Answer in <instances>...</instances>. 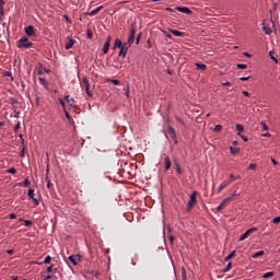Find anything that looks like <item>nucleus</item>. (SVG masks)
I'll return each instance as SVG.
<instances>
[{
  "label": "nucleus",
  "instance_id": "1",
  "mask_svg": "<svg viewBox=\"0 0 280 280\" xmlns=\"http://www.w3.org/2000/svg\"><path fill=\"white\" fill-rule=\"evenodd\" d=\"M136 34H137V25L135 23H132L131 30H130V35H129L128 42H126V44L132 46V44L135 43Z\"/></svg>",
  "mask_w": 280,
  "mask_h": 280
},
{
  "label": "nucleus",
  "instance_id": "2",
  "mask_svg": "<svg viewBox=\"0 0 280 280\" xmlns=\"http://www.w3.org/2000/svg\"><path fill=\"white\" fill-rule=\"evenodd\" d=\"M32 42L28 40L27 37H22L19 42H18V47L19 48H25L28 49L32 47Z\"/></svg>",
  "mask_w": 280,
  "mask_h": 280
},
{
  "label": "nucleus",
  "instance_id": "3",
  "mask_svg": "<svg viewBox=\"0 0 280 280\" xmlns=\"http://www.w3.org/2000/svg\"><path fill=\"white\" fill-rule=\"evenodd\" d=\"M196 197H197V192L195 190V192H192V195H190V200L188 201V206H186V209L188 211H191L194 209V207L196 206V203H197Z\"/></svg>",
  "mask_w": 280,
  "mask_h": 280
},
{
  "label": "nucleus",
  "instance_id": "4",
  "mask_svg": "<svg viewBox=\"0 0 280 280\" xmlns=\"http://www.w3.org/2000/svg\"><path fill=\"white\" fill-rule=\"evenodd\" d=\"M130 47H131L130 44L124 43V45L119 48V49H120L119 57L126 58L127 52H128V50H129Z\"/></svg>",
  "mask_w": 280,
  "mask_h": 280
},
{
  "label": "nucleus",
  "instance_id": "5",
  "mask_svg": "<svg viewBox=\"0 0 280 280\" xmlns=\"http://www.w3.org/2000/svg\"><path fill=\"white\" fill-rule=\"evenodd\" d=\"M257 231V228H249L245 234L241 235V238L238 241L243 242L249 237L250 234L255 233Z\"/></svg>",
  "mask_w": 280,
  "mask_h": 280
},
{
  "label": "nucleus",
  "instance_id": "6",
  "mask_svg": "<svg viewBox=\"0 0 280 280\" xmlns=\"http://www.w3.org/2000/svg\"><path fill=\"white\" fill-rule=\"evenodd\" d=\"M232 183H233V179H225V182H223V184L219 186V190H217V194H221V191L226 187H229Z\"/></svg>",
  "mask_w": 280,
  "mask_h": 280
},
{
  "label": "nucleus",
  "instance_id": "7",
  "mask_svg": "<svg viewBox=\"0 0 280 280\" xmlns=\"http://www.w3.org/2000/svg\"><path fill=\"white\" fill-rule=\"evenodd\" d=\"M168 135L171 136L172 140H174L175 143L177 144L178 140H177L176 130L172 126L168 127Z\"/></svg>",
  "mask_w": 280,
  "mask_h": 280
},
{
  "label": "nucleus",
  "instance_id": "8",
  "mask_svg": "<svg viewBox=\"0 0 280 280\" xmlns=\"http://www.w3.org/2000/svg\"><path fill=\"white\" fill-rule=\"evenodd\" d=\"M176 10L180 13L187 14V15H191L192 11L188 8V7H176Z\"/></svg>",
  "mask_w": 280,
  "mask_h": 280
},
{
  "label": "nucleus",
  "instance_id": "9",
  "mask_svg": "<svg viewBox=\"0 0 280 280\" xmlns=\"http://www.w3.org/2000/svg\"><path fill=\"white\" fill-rule=\"evenodd\" d=\"M81 256L80 255H72L69 257V260L74 265L78 266L79 262L81 261Z\"/></svg>",
  "mask_w": 280,
  "mask_h": 280
},
{
  "label": "nucleus",
  "instance_id": "10",
  "mask_svg": "<svg viewBox=\"0 0 280 280\" xmlns=\"http://www.w3.org/2000/svg\"><path fill=\"white\" fill-rule=\"evenodd\" d=\"M25 34L28 37L35 36V28L33 27V25H28V26L25 27Z\"/></svg>",
  "mask_w": 280,
  "mask_h": 280
},
{
  "label": "nucleus",
  "instance_id": "11",
  "mask_svg": "<svg viewBox=\"0 0 280 280\" xmlns=\"http://www.w3.org/2000/svg\"><path fill=\"white\" fill-rule=\"evenodd\" d=\"M231 200H232V197H228V198H225L224 201H221V203L217 208V211L221 212L224 209L225 205L228 202H230Z\"/></svg>",
  "mask_w": 280,
  "mask_h": 280
},
{
  "label": "nucleus",
  "instance_id": "12",
  "mask_svg": "<svg viewBox=\"0 0 280 280\" xmlns=\"http://www.w3.org/2000/svg\"><path fill=\"white\" fill-rule=\"evenodd\" d=\"M75 44V39L71 38V37H68V42L65 46L66 50H69L73 47V45Z\"/></svg>",
  "mask_w": 280,
  "mask_h": 280
},
{
  "label": "nucleus",
  "instance_id": "13",
  "mask_svg": "<svg viewBox=\"0 0 280 280\" xmlns=\"http://www.w3.org/2000/svg\"><path fill=\"white\" fill-rule=\"evenodd\" d=\"M262 32L266 34V35H271L272 34V30L269 25H266L265 22H262Z\"/></svg>",
  "mask_w": 280,
  "mask_h": 280
},
{
  "label": "nucleus",
  "instance_id": "14",
  "mask_svg": "<svg viewBox=\"0 0 280 280\" xmlns=\"http://www.w3.org/2000/svg\"><path fill=\"white\" fill-rule=\"evenodd\" d=\"M170 32L176 36V37H185V33L184 32H180L178 30H173V28H170Z\"/></svg>",
  "mask_w": 280,
  "mask_h": 280
},
{
  "label": "nucleus",
  "instance_id": "15",
  "mask_svg": "<svg viewBox=\"0 0 280 280\" xmlns=\"http://www.w3.org/2000/svg\"><path fill=\"white\" fill-rule=\"evenodd\" d=\"M28 197L35 202V205H38L39 201L37 199H35V192L33 190V188H30L28 192H27Z\"/></svg>",
  "mask_w": 280,
  "mask_h": 280
},
{
  "label": "nucleus",
  "instance_id": "16",
  "mask_svg": "<svg viewBox=\"0 0 280 280\" xmlns=\"http://www.w3.org/2000/svg\"><path fill=\"white\" fill-rule=\"evenodd\" d=\"M102 10H103V5L97 7V8L94 9L92 12L88 13V15H90V16H95V15H97Z\"/></svg>",
  "mask_w": 280,
  "mask_h": 280
},
{
  "label": "nucleus",
  "instance_id": "17",
  "mask_svg": "<svg viewBox=\"0 0 280 280\" xmlns=\"http://www.w3.org/2000/svg\"><path fill=\"white\" fill-rule=\"evenodd\" d=\"M125 45V43H122L119 38H116L115 45L113 47L114 50H116V48H121Z\"/></svg>",
  "mask_w": 280,
  "mask_h": 280
},
{
  "label": "nucleus",
  "instance_id": "18",
  "mask_svg": "<svg viewBox=\"0 0 280 280\" xmlns=\"http://www.w3.org/2000/svg\"><path fill=\"white\" fill-rule=\"evenodd\" d=\"M172 166V162H171V158L170 156H165V171H170Z\"/></svg>",
  "mask_w": 280,
  "mask_h": 280
},
{
  "label": "nucleus",
  "instance_id": "19",
  "mask_svg": "<svg viewBox=\"0 0 280 280\" xmlns=\"http://www.w3.org/2000/svg\"><path fill=\"white\" fill-rule=\"evenodd\" d=\"M66 101L71 107H75V100L73 97L70 98V96L67 95Z\"/></svg>",
  "mask_w": 280,
  "mask_h": 280
},
{
  "label": "nucleus",
  "instance_id": "20",
  "mask_svg": "<svg viewBox=\"0 0 280 280\" xmlns=\"http://www.w3.org/2000/svg\"><path fill=\"white\" fill-rule=\"evenodd\" d=\"M38 81L40 82V84H42L44 88H46V89L48 88L49 83L46 81L45 78L39 77V78H38Z\"/></svg>",
  "mask_w": 280,
  "mask_h": 280
},
{
  "label": "nucleus",
  "instance_id": "21",
  "mask_svg": "<svg viewBox=\"0 0 280 280\" xmlns=\"http://www.w3.org/2000/svg\"><path fill=\"white\" fill-rule=\"evenodd\" d=\"M195 66L197 67V70H200V71H205L207 70V66L205 63H195Z\"/></svg>",
  "mask_w": 280,
  "mask_h": 280
},
{
  "label": "nucleus",
  "instance_id": "22",
  "mask_svg": "<svg viewBox=\"0 0 280 280\" xmlns=\"http://www.w3.org/2000/svg\"><path fill=\"white\" fill-rule=\"evenodd\" d=\"M240 151H241V149L237 147H230V152H232V155L238 154Z\"/></svg>",
  "mask_w": 280,
  "mask_h": 280
},
{
  "label": "nucleus",
  "instance_id": "23",
  "mask_svg": "<svg viewBox=\"0 0 280 280\" xmlns=\"http://www.w3.org/2000/svg\"><path fill=\"white\" fill-rule=\"evenodd\" d=\"M82 86H83L85 90H89V89H90V83H89V81H88L86 78H83Z\"/></svg>",
  "mask_w": 280,
  "mask_h": 280
},
{
  "label": "nucleus",
  "instance_id": "24",
  "mask_svg": "<svg viewBox=\"0 0 280 280\" xmlns=\"http://www.w3.org/2000/svg\"><path fill=\"white\" fill-rule=\"evenodd\" d=\"M265 255V252L260 250L258 253H255L254 256H252V258L254 259H258L259 257L264 256Z\"/></svg>",
  "mask_w": 280,
  "mask_h": 280
},
{
  "label": "nucleus",
  "instance_id": "25",
  "mask_svg": "<svg viewBox=\"0 0 280 280\" xmlns=\"http://www.w3.org/2000/svg\"><path fill=\"white\" fill-rule=\"evenodd\" d=\"M107 82L113 83L116 86L120 85V81L117 79H108Z\"/></svg>",
  "mask_w": 280,
  "mask_h": 280
},
{
  "label": "nucleus",
  "instance_id": "26",
  "mask_svg": "<svg viewBox=\"0 0 280 280\" xmlns=\"http://www.w3.org/2000/svg\"><path fill=\"white\" fill-rule=\"evenodd\" d=\"M11 104L13 105V108L16 109L19 105V101L14 97H11Z\"/></svg>",
  "mask_w": 280,
  "mask_h": 280
},
{
  "label": "nucleus",
  "instance_id": "27",
  "mask_svg": "<svg viewBox=\"0 0 280 280\" xmlns=\"http://www.w3.org/2000/svg\"><path fill=\"white\" fill-rule=\"evenodd\" d=\"M236 68L241 70H246L248 66L246 63H236Z\"/></svg>",
  "mask_w": 280,
  "mask_h": 280
},
{
  "label": "nucleus",
  "instance_id": "28",
  "mask_svg": "<svg viewBox=\"0 0 280 280\" xmlns=\"http://www.w3.org/2000/svg\"><path fill=\"white\" fill-rule=\"evenodd\" d=\"M110 44L109 43H105L104 48H103V52L106 55L109 50Z\"/></svg>",
  "mask_w": 280,
  "mask_h": 280
},
{
  "label": "nucleus",
  "instance_id": "29",
  "mask_svg": "<svg viewBox=\"0 0 280 280\" xmlns=\"http://www.w3.org/2000/svg\"><path fill=\"white\" fill-rule=\"evenodd\" d=\"M236 131L244 132V126L242 124H236Z\"/></svg>",
  "mask_w": 280,
  "mask_h": 280
},
{
  "label": "nucleus",
  "instance_id": "30",
  "mask_svg": "<svg viewBox=\"0 0 280 280\" xmlns=\"http://www.w3.org/2000/svg\"><path fill=\"white\" fill-rule=\"evenodd\" d=\"M269 57H270V59L273 60L276 63L279 62L278 59L273 56V50H270V51H269Z\"/></svg>",
  "mask_w": 280,
  "mask_h": 280
},
{
  "label": "nucleus",
  "instance_id": "31",
  "mask_svg": "<svg viewBox=\"0 0 280 280\" xmlns=\"http://www.w3.org/2000/svg\"><path fill=\"white\" fill-rule=\"evenodd\" d=\"M260 126L262 127L264 131H268L269 130V127H268V125L265 121H261Z\"/></svg>",
  "mask_w": 280,
  "mask_h": 280
},
{
  "label": "nucleus",
  "instance_id": "32",
  "mask_svg": "<svg viewBox=\"0 0 280 280\" xmlns=\"http://www.w3.org/2000/svg\"><path fill=\"white\" fill-rule=\"evenodd\" d=\"M235 252H232L228 257H225V261H229V260H231L232 258H234L235 257Z\"/></svg>",
  "mask_w": 280,
  "mask_h": 280
},
{
  "label": "nucleus",
  "instance_id": "33",
  "mask_svg": "<svg viewBox=\"0 0 280 280\" xmlns=\"http://www.w3.org/2000/svg\"><path fill=\"white\" fill-rule=\"evenodd\" d=\"M275 276V272H267L262 276L264 279H268Z\"/></svg>",
  "mask_w": 280,
  "mask_h": 280
},
{
  "label": "nucleus",
  "instance_id": "34",
  "mask_svg": "<svg viewBox=\"0 0 280 280\" xmlns=\"http://www.w3.org/2000/svg\"><path fill=\"white\" fill-rule=\"evenodd\" d=\"M21 185H23L24 187H28L31 185V182H30L28 177H26L24 179L23 184H21Z\"/></svg>",
  "mask_w": 280,
  "mask_h": 280
},
{
  "label": "nucleus",
  "instance_id": "35",
  "mask_svg": "<svg viewBox=\"0 0 280 280\" xmlns=\"http://www.w3.org/2000/svg\"><path fill=\"white\" fill-rule=\"evenodd\" d=\"M57 269H54V266L47 268L48 273H56Z\"/></svg>",
  "mask_w": 280,
  "mask_h": 280
},
{
  "label": "nucleus",
  "instance_id": "36",
  "mask_svg": "<svg viewBox=\"0 0 280 280\" xmlns=\"http://www.w3.org/2000/svg\"><path fill=\"white\" fill-rule=\"evenodd\" d=\"M182 280H187V272L185 269H182Z\"/></svg>",
  "mask_w": 280,
  "mask_h": 280
},
{
  "label": "nucleus",
  "instance_id": "37",
  "mask_svg": "<svg viewBox=\"0 0 280 280\" xmlns=\"http://www.w3.org/2000/svg\"><path fill=\"white\" fill-rule=\"evenodd\" d=\"M126 91V96L127 98H130V88H129V84L127 85V88L125 89Z\"/></svg>",
  "mask_w": 280,
  "mask_h": 280
},
{
  "label": "nucleus",
  "instance_id": "38",
  "mask_svg": "<svg viewBox=\"0 0 280 280\" xmlns=\"http://www.w3.org/2000/svg\"><path fill=\"white\" fill-rule=\"evenodd\" d=\"M220 131H222V125L214 126V132H220Z\"/></svg>",
  "mask_w": 280,
  "mask_h": 280
},
{
  "label": "nucleus",
  "instance_id": "39",
  "mask_svg": "<svg viewBox=\"0 0 280 280\" xmlns=\"http://www.w3.org/2000/svg\"><path fill=\"white\" fill-rule=\"evenodd\" d=\"M51 257L50 256H47L46 258H45V260H44V264L45 265H49L50 264V261H51Z\"/></svg>",
  "mask_w": 280,
  "mask_h": 280
},
{
  "label": "nucleus",
  "instance_id": "40",
  "mask_svg": "<svg viewBox=\"0 0 280 280\" xmlns=\"http://www.w3.org/2000/svg\"><path fill=\"white\" fill-rule=\"evenodd\" d=\"M272 223L273 224H279L280 223V217H275V219H272Z\"/></svg>",
  "mask_w": 280,
  "mask_h": 280
},
{
  "label": "nucleus",
  "instance_id": "41",
  "mask_svg": "<svg viewBox=\"0 0 280 280\" xmlns=\"http://www.w3.org/2000/svg\"><path fill=\"white\" fill-rule=\"evenodd\" d=\"M176 171H177V173H178L179 175L183 174V171H182L180 165H179L178 163H176Z\"/></svg>",
  "mask_w": 280,
  "mask_h": 280
},
{
  "label": "nucleus",
  "instance_id": "42",
  "mask_svg": "<svg viewBox=\"0 0 280 280\" xmlns=\"http://www.w3.org/2000/svg\"><path fill=\"white\" fill-rule=\"evenodd\" d=\"M257 168V164L256 163H252L249 164V168L250 171H255Z\"/></svg>",
  "mask_w": 280,
  "mask_h": 280
},
{
  "label": "nucleus",
  "instance_id": "43",
  "mask_svg": "<svg viewBox=\"0 0 280 280\" xmlns=\"http://www.w3.org/2000/svg\"><path fill=\"white\" fill-rule=\"evenodd\" d=\"M88 38L93 39V33L90 28L88 30Z\"/></svg>",
  "mask_w": 280,
  "mask_h": 280
},
{
  "label": "nucleus",
  "instance_id": "44",
  "mask_svg": "<svg viewBox=\"0 0 280 280\" xmlns=\"http://www.w3.org/2000/svg\"><path fill=\"white\" fill-rule=\"evenodd\" d=\"M3 75L11 78V80L13 81L12 73L10 71H5Z\"/></svg>",
  "mask_w": 280,
  "mask_h": 280
},
{
  "label": "nucleus",
  "instance_id": "45",
  "mask_svg": "<svg viewBox=\"0 0 280 280\" xmlns=\"http://www.w3.org/2000/svg\"><path fill=\"white\" fill-rule=\"evenodd\" d=\"M176 120H177L182 126H185V121H184L180 117L176 116Z\"/></svg>",
  "mask_w": 280,
  "mask_h": 280
},
{
  "label": "nucleus",
  "instance_id": "46",
  "mask_svg": "<svg viewBox=\"0 0 280 280\" xmlns=\"http://www.w3.org/2000/svg\"><path fill=\"white\" fill-rule=\"evenodd\" d=\"M231 269H232V262L228 264V267H225V270H223V271L228 272V271H230Z\"/></svg>",
  "mask_w": 280,
  "mask_h": 280
},
{
  "label": "nucleus",
  "instance_id": "47",
  "mask_svg": "<svg viewBox=\"0 0 280 280\" xmlns=\"http://www.w3.org/2000/svg\"><path fill=\"white\" fill-rule=\"evenodd\" d=\"M141 37H142V33H139V35L137 36V42H136L137 45L140 44Z\"/></svg>",
  "mask_w": 280,
  "mask_h": 280
},
{
  "label": "nucleus",
  "instance_id": "48",
  "mask_svg": "<svg viewBox=\"0 0 280 280\" xmlns=\"http://www.w3.org/2000/svg\"><path fill=\"white\" fill-rule=\"evenodd\" d=\"M238 136L243 138V141L248 142V138L244 135H241V132H238Z\"/></svg>",
  "mask_w": 280,
  "mask_h": 280
},
{
  "label": "nucleus",
  "instance_id": "49",
  "mask_svg": "<svg viewBox=\"0 0 280 280\" xmlns=\"http://www.w3.org/2000/svg\"><path fill=\"white\" fill-rule=\"evenodd\" d=\"M20 128H21V124H20V121H18V124L14 127V131L16 132Z\"/></svg>",
  "mask_w": 280,
  "mask_h": 280
},
{
  "label": "nucleus",
  "instance_id": "50",
  "mask_svg": "<svg viewBox=\"0 0 280 280\" xmlns=\"http://www.w3.org/2000/svg\"><path fill=\"white\" fill-rule=\"evenodd\" d=\"M163 33H164L165 37L172 39V34L167 33L166 31H163Z\"/></svg>",
  "mask_w": 280,
  "mask_h": 280
},
{
  "label": "nucleus",
  "instance_id": "51",
  "mask_svg": "<svg viewBox=\"0 0 280 280\" xmlns=\"http://www.w3.org/2000/svg\"><path fill=\"white\" fill-rule=\"evenodd\" d=\"M270 161H271V163H272L275 166L278 165V162H277V160H276L275 158H270Z\"/></svg>",
  "mask_w": 280,
  "mask_h": 280
},
{
  "label": "nucleus",
  "instance_id": "52",
  "mask_svg": "<svg viewBox=\"0 0 280 280\" xmlns=\"http://www.w3.org/2000/svg\"><path fill=\"white\" fill-rule=\"evenodd\" d=\"M250 79V75L249 77H241V81H248Z\"/></svg>",
  "mask_w": 280,
  "mask_h": 280
},
{
  "label": "nucleus",
  "instance_id": "53",
  "mask_svg": "<svg viewBox=\"0 0 280 280\" xmlns=\"http://www.w3.org/2000/svg\"><path fill=\"white\" fill-rule=\"evenodd\" d=\"M243 95H245V97H250V93L248 91H243Z\"/></svg>",
  "mask_w": 280,
  "mask_h": 280
},
{
  "label": "nucleus",
  "instance_id": "54",
  "mask_svg": "<svg viewBox=\"0 0 280 280\" xmlns=\"http://www.w3.org/2000/svg\"><path fill=\"white\" fill-rule=\"evenodd\" d=\"M24 225L27 226V228L31 226L32 225V221H24Z\"/></svg>",
  "mask_w": 280,
  "mask_h": 280
},
{
  "label": "nucleus",
  "instance_id": "55",
  "mask_svg": "<svg viewBox=\"0 0 280 280\" xmlns=\"http://www.w3.org/2000/svg\"><path fill=\"white\" fill-rule=\"evenodd\" d=\"M221 86H231V82H223L221 83Z\"/></svg>",
  "mask_w": 280,
  "mask_h": 280
},
{
  "label": "nucleus",
  "instance_id": "56",
  "mask_svg": "<svg viewBox=\"0 0 280 280\" xmlns=\"http://www.w3.org/2000/svg\"><path fill=\"white\" fill-rule=\"evenodd\" d=\"M8 173H10V174H15L16 171H15V168H9Z\"/></svg>",
  "mask_w": 280,
  "mask_h": 280
},
{
  "label": "nucleus",
  "instance_id": "57",
  "mask_svg": "<svg viewBox=\"0 0 280 280\" xmlns=\"http://www.w3.org/2000/svg\"><path fill=\"white\" fill-rule=\"evenodd\" d=\"M85 91H86L89 97H92V96H93V94L90 92V88H89V89H85Z\"/></svg>",
  "mask_w": 280,
  "mask_h": 280
},
{
  "label": "nucleus",
  "instance_id": "58",
  "mask_svg": "<svg viewBox=\"0 0 280 280\" xmlns=\"http://www.w3.org/2000/svg\"><path fill=\"white\" fill-rule=\"evenodd\" d=\"M243 56L247 57V58H252V55L247 51L243 52Z\"/></svg>",
  "mask_w": 280,
  "mask_h": 280
},
{
  "label": "nucleus",
  "instance_id": "59",
  "mask_svg": "<svg viewBox=\"0 0 280 280\" xmlns=\"http://www.w3.org/2000/svg\"><path fill=\"white\" fill-rule=\"evenodd\" d=\"M262 137H265V138H270V137H271V133H270V132L262 133Z\"/></svg>",
  "mask_w": 280,
  "mask_h": 280
},
{
  "label": "nucleus",
  "instance_id": "60",
  "mask_svg": "<svg viewBox=\"0 0 280 280\" xmlns=\"http://www.w3.org/2000/svg\"><path fill=\"white\" fill-rule=\"evenodd\" d=\"M20 155H21V158H24V155H25V148L22 149Z\"/></svg>",
  "mask_w": 280,
  "mask_h": 280
},
{
  "label": "nucleus",
  "instance_id": "61",
  "mask_svg": "<svg viewBox=\"0 0 280 280\" xmlns=\"http://www.w3.org/2000/svg\"><path fill=\"white\" fill-rule=\"evenodd\" d=\"M3 5H4V1L0 0V11H2Z\"/></svg>",
  "mask_w": 280,
  "mask_h": 280
},
{
  "label": "nucleus",
  "instance_id": "62",
  "mask_svg": "<svg viewBox=\"0 0 280 280\" xmlns=\"http://www.w3.org/2000/svg\"><path fill=\"white\" fill-rule=\"evenodd\" d=\"M10 219L11 220H14V219H16V214H13V212L10 214Z\"/></svg>",
  "mask_w": 280,
  "mask_h": 280
},
{
  "label": "nucleus",
  "instance_id": "63",
  "mask_svg": "<svg viewBox=\"0 0 280 280\" xmlns=\"http://www.w3.org/2000/svg\"><path fill=\"white\" fill-rule=\"evenodd\" d=\"M110 42H112V36H110V35H108V36H107V42H106V43H109V44H110Z\"/></svg>",
  "mask_w": 280,
  "mask_h": 280
},
{
  "label": "nucleus",
  "instance_id": "64",
  "mask_svg": "<svg viewBox=\"0 0 280 280\" xmlns=\"http://www.w3.org/2000/svg\"><path fill=\"white\" fill-rule=\"evenodd\" d=\"M66 117H67L69 120H71V116H70V114H69L68 112H66Z\"/></svg>",
  "mask_w": 280,
  "mask_h": 280
}]
</instances>
